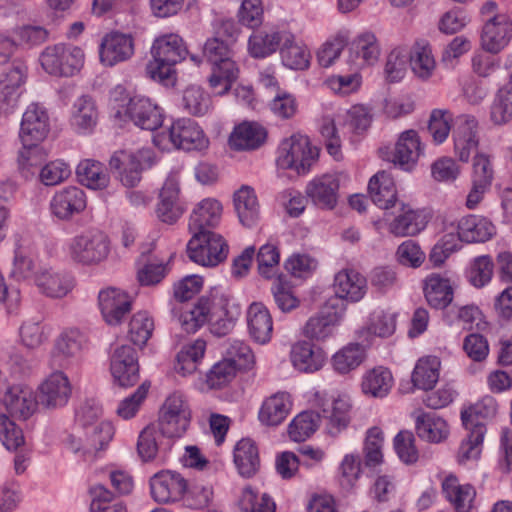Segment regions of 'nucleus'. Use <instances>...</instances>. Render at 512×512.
Here are the masks:
<instances>
[{"label": "nucleus", "instance_id": "obj_1", "mask_svg": "<svg viewBox=\"0 0 512 512\" xmlns=\"http://www.w3.org/2000/svg\"><path fill=\"white\" fill-rule=\"evenodd\" d=\"M151 53L153 61L147 65L149 76L166 87H172L177 81L175 65L188 54L183 39L174 33L165 34L153 42Z\"/></svg>", "mask_w": 512, "mask_h": 512}, {"label": "nucleus", "instance_id": "obj_2", "mask_svg": "<svg viewBox=\"0 0 512 512\" xmlns=\"http://www.w3.org/2000/svg\"><path fill=\"white\" fill-rule=\"evenodd\" d=\"M111 250L108 235L95 227L88 228L72 237L67 244V256L75 264L96 266L104 262Z\"/></svg>", "mask_w": 512, "mask_h": 512}, {"label": "nucleus", "instance_id": "obj_3", "mask_svg": "<svg viewBox=\"0 0 512 512\" xmlns=\"http://www.w3.org/2000/svg\"><path fill=\"white\" fill-rule=\"evenodd\" d=\"M49 132V118L47 112L38 104L28 106L23 114L20 139L25 148L21 152L20 165L28 170L35 166L39 155L37 144L43 141Z\"/></svg>", "mask_w": 512, "mask_h": 512}, {"label": "nucleus", "instance_id": "obj_4", "mask_svg": "<svg viewBox=\"0 0 512 512\" xmlns=\"http://www.w3.org/2000/svg\"><path fill=\"white\" fill-rule=\"evenodd\" d=\"M83 50L70 44H55L46 47L40 54L43 69L55 76H72L84 65Z\"/></svg>", "mask_w": 512, "mask_h": 512}, {"label": "nucleus", "instance_id": "obj_5", "mask_svg": "<svg viewBox=\"0 0 512 512\" xmlns=\"http://www.w3.org/2000/svg\"><path fill=\"white\" fill-rule=\"evenodd\" d=\"M191 234L187 244V254L191 261L205 267H214L227 258L229 248L222 235L213 231Z\"/></svg>", "mask_w": 512, "mask_h": 512}, {"label": "nucleus", "instance_id": "obj_6", "mask_svg": "<svg viewBox=\"0 0 512 512\" xmlns=\"http://www.w3.org/2000/svg\"><path fill=\"white\" fill-rule=\"evenodd\" d=\"M318 157V149L311 145L307 136L292 135L284 139L279 148L277 165L282 169H294L298 174H304Z\"/></svg>", "mask_w": 512, "mask_h": 512}, {"label": "nucleus", "instance_id": "obj_7", "mask_svg": "<svg viewBox=\"0 0 512 512\" xmlns=\"http://www.w3.org/2000/svg\"><path fill=\"white\" fill-rule=\"evenodd\" d=\"M158 420L162 433L169 437H179L187 430L191 411L183 394L174 392L165 399Z\"/></svg>", "mask_w": 512, "mask_h": 512}, {"label": "nucleus", "instance_id": "obj_8", "mask_svg": "<svg viewBox=\"0 0 512 512\" xmlns=\"http://www.w3.org/2000/svg\"><path fill=\"white\" fill-rule=\"evenodd\" d=\"M335 296L327 301V308L345 307L343 301L358 302L367 292V280L358 271L350 268L340 270L334 277Z\"/></svg>", "mask_w": 512, "mask_h": 512}, {"label": "nucleus", "instance_id": "obj_9", "mask_svg": "<svg viewBox=\"0 0 512 512\" xmlns=\"http://www.w3.org/2000/svg\"><path fill=\"white\" fill-rule=\"evenodd\" d=\"M168 136L176 149L187 152L206 150L210 144L203 129L188 118L173 121L168 129Z\"/></svg>", "mask_w": 512, "mask_h": 512}, {"label": "nucleus", "instance_id": "obj_10", "mask_svg": "<svg viewBox=\"0 0 512 512\" xmlns=\"http://www.w3.org/2000/svg\"><path fill=\"white\" fill-rule=\"evenodd\" d=\"M98 308L103 321L110 327L123 324L128 317V291L108 286L98 293Z\"/></svg>", "mask_w": 512, "mask_h": 512}, {"label": "nucleus", "instance_id": "obj_11", "mask_svg": "<svg viewBox=\"0 0 512 512\" xmlns=\"http://www.w3.org/2000/svg\"><path fill=\"white\" fill-rule=\"evenodd\" d=\"M421 151L418 133L410 129L400 134L393 151H389V148L386 147L381 148L379 153L382 159L399 165L405 170H410L417 162Z\"/></svg>", "mask_w": 512, "mask_h": 512}, {"label": "nucleus", "instance_id": "obj_12", "mask_svg": "<svg viewBox=\"0 0 512 512\" xmlns=\"http://www.w3.org/2000/svg\"><path fill=\"white\" fill-rule=\"evenodd\" d=\"M86 206V193L77 186H67L56 191L50 200L51 214L61 221H70L81 214Z\"/></svg>", "mask_w": 512, "mask_h": 512}, {"label": "nucleus", "instance_id": "obj_13", "mask_svg": "<svg viewBox=\"0 0 512 512\" xmlns=\"http://www.w3.org/2000/svg\"><path fill=\"white\" fill-rule=\"evenodd\" d=\"M152 498L160 504L174 503L182 499L187 490V481L179 474L163 470L150 479Z\"/></svg>", "mask_w": 512, "mask_h": 512}, {"label": "nucleus", "instance_id": "obj_14", "mask_svg": "<svg viewBox=\"0 0 512 512\" xmlns=\"http://www.w3.org/2000/svg\"><path fill=\"white\" fill-rule=\"evenodd\" d=\"M26 78L27 66L19 60L5 68L0 75V114L7 113L16 105Z\"/></svg>", "mask_w": 512, "mask_h": 512}, {"label": "nucleus", "instance_id": "obj_15", "mask_svg": "<svg viewBox=\"0 0 512 512\" xmlns=\"http://www.w3.org/2000/svg\"><path fill=\"white\" fill-rule=\"evenodd\" d=\"M113 436V428L108 422H100L69 438V446L75 453L82 452L84 456H95L104 449Z\"/></svg>", "mask_w": 512, "mask_h": 512}, {"label": "nucleus", "instance_id": "obj_16", "mask_svg": "<svg viewBox=\"0 0 512 512\" xmlns=\"http://www.w3.org/2000/svg\"><path fill=\"white\" fill-rule=\"evenodd\" d=\"M72 393L66 374L61 371L50 374L38 388V402L47 409L65 406Z\"/></svg>", "mask_w": 512, "mask_h": 512}, {"label": "nucleus", "instance_id": "obj_17", "mask_svg": "<svg viewBox=\"0 0 512 512\" xmlns=\"http://www.w3.org/2000/svg\"><path fill=\"white\" fill-rule=\"evenodd\" d=\"M478 122L470 115L456 117L453 128L454 152L459 161L467 163L478 147Z\"/></svg>", "mask_w": 512, "mask_h": 512}, {"label": "nucleus", "instance_id": "obj_18", "mask_svg": "<svg viewBox=\"0 0 512 512\" xmlns=\"http://www.w3.org/2000/svg\"><path fill=\"white\" fill-rule=\"evenodd\" d=\"M512 39V20L506 14H495L483 26L481 35L482 47L485 51L497 54Z\"/></svg>", "mask_w": 512, "mask_h": 512}, {"label": "nucleus", "instance_id": "obj_19", "mask_svg": "<svg viewBox=\"0 0 512 512\" xmlns=\"http://www.w3.org/2000/svg\"><path fill=\"white\" fill-rule=\"evenodd\" d=\"M34 284L41 294L54 299L67 296L75 286L72 276L52 267H41L36 271Z\"/></svg>", "mask_w": 512, "mask_h": 512}, {"label": "nucleus", "instance_id": "obj_20", "mask_svg": "<svg viewBox=\"0 0 512 512\" xmlns=\"http://www.w3.org/2000/svg\"><path fill=\"white\" fill-rule=\"evenodd\" d=\"M346 307L327 308L325 306L315 315L311 316L302 328L303 335L314 341H324L330 337L336 325L344 315Z\"/></svg>", "mask_w": 512, "mask_h": 512}, {"label": "nucleus", "instance_id": "obj_21", "mask_svg": "<svg viewBox=\"0 0 512 512\" xmlns=\"http://www.w3.org/2000/svg\"><path fill=\"white\" fill-rule=\"evenodd\" d=\"M428 221V215L423 210L400 203L398 214L389 223L388 230L397 237L415 236L425 229Z\"/></svg>", "mask_w": 512, "mask_h": 512}, {"label": "nucleus", "instance_id": "obj_22", "mask_svg": "<svg viewBox=\"0 0 512 512\" xmlns=\"http://www.w3.org/2000/svg\"><path fill=\"white\" fill-rule=\"evenodd\" d=\"M3 404L12 416L27 420L37 411L39 402L32 388L14 385L5 392Z\"/></svg>", "mask_w": 512, "mask_h": 512}, {"label": "nucleus", "instance_id": "obj_23", "mask_svg": "<svg viewBox=\"0 0 512 512\" xmlns=\"http://www.w3.org/2000/svg\"><path fill=\"white\" fill-rule=\"evenodd\" d=\"M442 494L456 512H471L475 506L476 489L471 484H461L454 474L447 475L441 483Z\"/></svg>", "mask_w": 512, "mask_h": 512}, {"label": "nucleus", "instance_id": "obj_24", "mask_svg": "<svg viewBox=\"0 0 512 512\" xmlns=\"http://www.w3.org/2000/svg\"><path fill=\"white\" fill-rule=\"evenodd\" d=\"M267 130L257 122L244 121L235 126L228 144L235 151H252L260 148L267 139Z\"/></svg>", "mask_w": 512, "mask_h": 512}, {"label": "nucleus", "instance_id": "obj_25", "mask_svg": "<svg viewBox=\"0 0 512 512\" xmlns=\"http://www.w3.org/2000/svg\"><path fill=\"white\" fill-rule=\"evenodd\" d=\"M339 180L331 174H324L311 180L305 189L308 198L318 207L333 209L337 204Z\"/></svg>", "mask_w": 512, "mask_h": 512}, {"label": "nucleus", "instance_id": "obj_26", "mask_svg": "<svg viewBox=\"0 0 512 512\" xmlns=\"http://www.w3.org/2000/svg\"><path fill=\"white\" fill-rule=\"evenodd\" d=\"M216 308V297L202 296L192 307L179 314L178 323L185 332L195 333L209 322L211 315H217Z\"/></svg>", "mask_w": 512, "mask_h": 512}, {"label": "nucleus", "instance_id": "obj_27", "mask_svg": "<svg viewBox=\"0 0 512 512\" xmlns=\"http://www.w3.org/2000/svg\"><path fill=\"white\" fill-rule=\"evenodd\" d=\"M179 181L175 176H169L159 195L157 205V216L166 224L172 225L182 216L184 210L180 206L179 200Z\"/></svg>", "mask_w": 512, "mask_h": 512}, {"label": "nucleus", "instance_id": "obj_28", "mask_svg": "<svg viewBox=\"0 0 512 512\" xmlns=\"http://www.w3.org/2000/svg\"><path fill=\"white\" fill-rule=\"evenodd\" d=\"M152 249L153 244L149 243L135 262L136 280L140 286L158 285L168 272L167 265L163 261L150 256Z\"/></svg>", "mask_w": 512, "mask_h": 512}, {"label": "nucleus", "instance_id": "obj_29", "mask_svg": "<svg viewBox=\"0 0 512 512\" xmlns=\"http://www.w3.org/2000/svg\"><path fill=\"white\" fill-rule=\"evenodd\" d=\"M130 119L141 129L154 131L162 125L160 108L142 95L130 98Z\"/></svg>", "mask_w": 512, "mask_h": 512}, {"label": "nucleus", "instance_id": "obj_30", "mask_svg": "<svg viewBox=\"0 0 512 512\" xmlns=\"http://www.w3.org/2000/svg\"><path fill=\"white\" fill-rule=\"evenodd\" d=\"M221 203L213 198H206L200 201L189 218L188 230L190 233L211 231L216 227L222 216Z\"/></svg>", "mask_w": 512, "mask_h": 512}, {"label": "nucleus", "instance_id": "obj_31", "mask_svg": "<svg viewBox=\"0 0 512 512\" xmlns=\"http://www.w3.org/2000/svg\"><path fill=\"white\" fill-rule=\"evenodd\" d=\"M247 325L251 338L260 344L270 341L273 321L267 307L259 302L252 303L247 310Z\"/></svg>", "mask_w": 512, "mask_h": 512}, {"label": "nucleus", "instance_id": "obj_32", "mask_svg": "<svg viewBox=\"0 0 512 512\" xmlns=\"http://www.w3.org/2000/svg\"><path fill=\"white\" fill-rule=\"evenodd\" d=\"M368 193L375 205L388 210L397 204V191L392 176L380 171L369 181Z\"/></svg>", "mask_w": 512, "mask_h": 512}, {"label": "nucleus", "instance_id": "obj_33", "mask_svg": "<svg viewBox=\"0 0 512 512\" xmlns=\"http://www.w3.org/2000/svg\"><path fill=\"white\" fill-rule=\"evenodd\" d=\"M325 360L324 351L307 341H299L292 346V364L301 372L312 373L318 371L323 367Z\"/></svg>", "mask_w": 512, "mask_h": 512}, {"label": "nucleus", "instance_id": "obj_34", "mask_svg": "<svg viewBox=\"0 0 512 512\" xmlns=\"http://www.w3.org/2000/svg\"><path fill=\"white\" fill-rule=\"evenodd\" d=\"M459 239L467 243L485 242L495 234V226L488 219L468 215L461 218L457 225Z\"/></svg>", "mask_w": 512, "mask_h": 512}, {"label": "nucleus", "instance_id": "obj_35", "mask_svg": "<svg viewBox=\"0 0 512 512\" xmlns=\"http://www.w3.org/2000/svg\"><path fill=\"white\" fill-rule=\"evenodd\" d=\"M234 207L240 222L246 227L254 226L260 219V205L255 191L250 186H242L233 197Z\"/></svg>", "mask_w": 512, "mask_h": 512}, {"label": "nucleus", "instance_id": "obj_36", "mask_svg": "<svg viewBox=\"0 0 512 512\" xmlns=\"http://www.w3.org/2000/svg\"><path fill=\"white\" fill-rule=\"evenodd\" d=\"M234 463L242 477H253L260 469L259 450L249 438L239 440L234 448Z\"/></svg>", "mask_w": 512, "mask_h": 512}, {"label": "nucleus", "instance_id": "obj_37", "mask_svg": "<svg viewBox=\"0 0 512 512\" xmlns=\"http://www.w3.org/2000/svg\"><path fill=\"white\" fill-rule=\"evenodd\" d=\"M441 361L436 356L420 358L412 371L411 381L415 388L432 390L439 380Z\"/></svg>", "mask_w": 512, "mask_h": 512}, {"label": "nucleus", "instance_id": "obj_38", "mask_svg": "<svg viewBox=\"0 0 512 512\" xmlns=\"http://www.w3.org/2000/svg\"><path fill=\"white\" fill-rule=\"evenodd\" d=\"M285 31L257 30L248 39V52L253 58H265L273 54L282 42Z\"/></svg>", "mask_w": 512, "mask_h": 512}, {"label": "nucleus", "instance_id": "obj_39", "mask_svg": "<svg viewBox=\"0 0 512 512\" xmlns=\"http://www.w3.org/2000/svg\"><path fill=\"white\" fill-rule=\"evenodd\" d=\"M127 50L128 37L118 31L110 32L101 41L100 60L106 66H114L126 60Z\"/></svg>", "mask_w": 512, "mask_h": 512}, {"label": "nucleus", "instance_id": "obj_40", "mask_svg": "<svg viewBox=\"0 0 512 512\" xmlns=\"http://www.w3.org/2000/svg\"><path fill=\"white\" fill-rule=\"evenodd\" d=\"M423 289L428 304L433 308H445L453 300V289L449 280L438 274L429 275L424 281Z\"/></svg>", "mask_w": 512, "mask_h": 512}, {"label": "nucleus", "instance_id": "obj_41", "mask_svg": "<svg viewBox=\"0 0 512 512\" xmlns=\"http://www.w3.org/2000/svg\"><path fill=\"white\" fill-rule=\"evenodd\" d=\"M292 403L287 393H276L267 398L260 409L259 419L262 423L275 426L282 423L290 412Z\"/></svg>", "mask_w": 512, "mask_h": 512}, {"label": "nucleus", "instance_id": "obj_42", "mask_svg": "<svg viewBox=\"0 0 512 512\" xmlns=\"http://www.w3.org/2000/svg\"><path fill=\"white\" fill-rule=\"evenodd\" d=\"M415 428L421 439L432 443L441 442L449 434L446 421L434 413H419L415 419Z\"/></svg>", "mask_w": 512, "mask_h": 512}, {"label": "nucleus", "instance_id": "obj_43", "mask_svg": "<svg viewBox=\"0 0 512 512\" xmlns=\"http://www.w3.org/2000/svg\"><path fill=\"white\" fill-rule=\"evenodd\" d=\"M282 47L280 50L283 64L290 69L303 70L308 68L310 63V52L307 47L295 41L293 34H283Z\"/></svg>", "mask_w": 512, "mask_h": 512}, {"label": "nucleus", "instance_id": "obj_44", "mask_svg": "<svg viewBox=\"0 0 512 512\" xmlns=\"http://www.w3.org/2000/svg\"><path fill=\"white\" fill-rule=\"evenodd\" d=\"M393 385V376L388 368L378 366L368 370L362 377L361 389L365 395L385 397Z\"/></svg>", "mask_w": 512, "mask_h": 512}, {"label": "nucleus", "instance_id": "obj_45", "mask_svg": "<svg viewBox=\"0 0 512 512\" xmlns=\"http://www.w3.org/2000/svg\"><path fill=\"white\" fill-rule=\"evenodd\" d=\"M498 410V403L492 396H485L474 405L462 410L461 420L465 428L476 429L484 426V421L493 418Z\"/></svg>", "mask_w": 512, "mask_h": 512}, {"label": "nucleus", "instance_id": "obj_46", "mask_svg": "<svg viewBox=\"0 0 512 512\" xmlns=\"http://www.w3.org/2000/svg\"><path fill=\"white\" fill-rule=\"evenodd\" d=\"M205 349L206 343L201 339L183 346L176 356V372L182 376L195 373L204 357Z\"/></svg>", "mask_w": 512, "mask_h": 512}, {"label": "nucleus", "instance_id": "obj_47", "mask_svg": "<svg viewBox=\"0 0 512 512\" xmlns=\"http://www.w3.org/2000/svg\"><path fill=\"white\" fill-rule=\"evenodd\" d=\"M238 75L239 69L235 61L232 58H226L224 61L213 65L208 82L218 95H223L230 90Z\"/></svg>", "mask_w": 512, "mask_h": 512}, {"label": "nucleus", "instance_id": "obj_48", "mask_svg": "<svg viewBox=\"0 0 512 512\" xmlns=\"http://www.w3.org/2000/svg\"><path fill=\"white\" fill-rule=\"evenodd\" d=\"M80 183L90 189H104L108 186L109 177L101 162L93 159L82 160L76 169Z\"/></svg>", "mask_w": 512, "mask_h": 512}, {"label": "nucleus", "instance_id": "obj_49", "mask_svg": "<svg viewBox=\"0 0 512 512\" xmlns=\"http://www.w3.org/2000/svg\"><path fill=\"white\" fill-rule=\"evenodd\" d=\"M410 66L416 77L421 80L429 79L436 68V62L430 45L417 42L410 53Z\"/></svg>", "mask_w": 512, "mask_h": 512}, {"label": "nucleus", "instance_id": "obj_50", "mask_svg": "<svg viewBox=\"0 0 512 512\" xmlns=\"http://www.w3.org/2000/svg\"><path fill=\"white\" fill-rule=\"evenodd\" d=\"M87 337L79 329L63 331L55 342V351L64 359L77 357L87 345Z\"/></svg>", "mask_w": 512, "mask_h": 512}, {"label": "nucleus", "instance_id": "obj_51", "mask_svg": "<svg viewBox=\"0 0 512 512\" xmlns=\"http://www.w3.org/2000/svg\"><path fill=\"white\" fill-rule=\"evenodd\" d=\"M365 358V349L361 345L349 344L333 355L332 365L336 372L347 374L360 366Z\"/></svg>", "mask_w": 512, "mask_h": 512}, {"label": "nucleus", "instance_id": "obj_52", "mask_svg": "<svg viewBox=\"0 0 512 512\" xmlns=\"http://www.w3.org/2000/svg\"><path fill=\"white\" fill-rule=\"evenodd\" d=\"M490 120L499 126L512 120V86L504 84L496 92L490 107Z\"/></svg>", "mask_w": 512, "mask_h": 512}, {"label": "nucleus", "instance_id": "obj_53", "mask_svg": "<svg viewBox=\"0 0 512 512\" xmlns=\"http://www.w3.org/2000/svg\"><path fill=\"white\" fill-rule=\"evenodd\" d=\"M98 120L95 102L88 96H82L74 104L73 124L82 132L92 130Z\"/></svg>", "mask_w": 512, "mask_h": 512}, {"label": "nucleus", "instance_id": "obj_54", "mask_svg": "<svg viewBox=\"0 0 512 512\" xmlns=\"http://www.w3.org/2000/svg\"><path fill=\"white\" fill-rule=\"evenodd\" d=\"M110 118L116 128L123 129L128 117V91L126 85H116L109 95Z\"/></svg>", "mask_w": 512, "mask_h": 512}, {"label": "nucleus", "instance_id": "obj_55", "mask_svg": "<svg viewBox=\"0 0 512 512\" xmlns=\"http://www.w3.org/2000/svg\"><path fill=\"white\" fill-rule=\"evenodd\" d=\"M109 371L114 387L125 389L128 386V347L117 345L110 356Z\"/></svg>", "mask_w": 512, "mask_h": 512}, {"label": "nucleus", "instance_id": "obj_56", "mask_svg": "<svg viewBox=\"0 0 512 512\" xmlns=\"http://www.w3.org/2000/svg\"><path fill=\"white\" fill-rule=\"evenodd\" d=\"M350 404L344 399H335L331 408L323 409V416L327 419V430L332 436L345 429L350 422Z\"/></svg>", "mask_w": 512, "mask_h": 512}, {"label": "nucleus", "instance_id": "obj_57", "mask_svg": "<svg viewBox=\"0 0 512 512\" xmlns=\"http://www.w3.org/2000/svg\"><path fill=\"white\" fill-rule=\"evenodd\" d=\"M351 50L362 60V65H372L379 59L380 46L371 32L359 34L351 43Z\"/></svg>", "mask_w": 512, "mask_h": 512}, {"label": "nucleus", "instance_id": "obj_58", "mask_svg": "<svg viewBox=\"0 0 512 512\" xmlns=\"http://www.w3.org/2000/svg\"><path fill=\"white\" fill-rule=\"evenodd\" d=\"M320 422V415L305 411L298 414L289 425L288 433L295 442H301L310 437L317 429Z\"/></svg>", "mask_w": 512, "mask_h": 512}, {"label": "nucleus", "instance_id": "obj_59", "mask_svg": "<svg viewBox=\"0 0 512 512\" xmlns=\"http://www.w3.org/2000/svg\"><path fill=\"white\" fill-rule=\"evenodd\" d=\"M493 273V259L489 255H481L471 261L467 277L472 286L482 288L491 281Z\"/></svg>", "mask_w": 512, "mask_h": 512}, {"label": "nucleus", "instance_id": "obj_60", "mask_svg": "<svg viewBox=\"0 0 512 512\" xmlns=\"http://www.w3.org/2000/svg\"><path fill=\"white\" fill-rule=\"evenodd\" d=\"M468 431L458 450V462L465 463L469 460L477 459L481 454L483 439L486 433V427L478 425L476 429L466 428Z\"/></svg>", "mask_w": 512, "mask_h": 512}, {"label": "nucleus", "instance_id": "obj_61", "mask_svg": "<svg viewBox=\"0 0 512 512\" xmlns=\"http://www.w3.org/2000/svg\"><path fill=\"white\" fill-rule=\"evenodd\" d=\"M183 107L193 116H203L211 109L210 96L198 86H190L183 93Z\"/></svg>", "mask_w": 512, "mask_h": 512}, {"label": "nucleus", "instance_id": "obj_62", "mask_svg": "<svg viewBox=\"0 0 512 512\" xmlns=\"http://www.w3.org/2000/svg\"><path fill=\"white\" fill-rule=\"evenodd\" d=\"M92 497L90 512H128L125 502L111 503L113 493L103 485H95L90 489Z\"/></svg>", "mask_w": 512, "mask_h": 512}, {"label": "nucleus", "instance_id": "obj_63", "mask_svg": "<svg viewBox=\"0 0 512 512\" xmlns=\"http://www.w3.org/2000/svg\"><path fill=\"white\" fill-rule=\"evenodd\" d=\"M153 319L147 312H138L130 319V342L142 348L152 335Z\"/></svg>", "mask_w": 512, "mask_h": 512}, {"label": "nucleus", "instance_id": "obj_64", "mask_svg": "<svg viewBox=\"0 0 512 512\" xmlns=\"http://www.w3.org/2000/svg\"><path fill=\"white\" fill-rule=\"evenodd\" d=\"M238 506L242 512H275L276 509L274 501L267 494H263L260 501H257V496L250 486L243 489Z\"/></svg>", "mask_w": 512, "mask_h": 512}]
</instances>
